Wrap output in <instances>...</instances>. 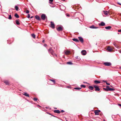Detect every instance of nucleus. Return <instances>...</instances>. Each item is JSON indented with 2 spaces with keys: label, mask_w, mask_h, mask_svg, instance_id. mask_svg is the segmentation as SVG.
<instances>
[{
  "label": "nucleus",
  "mask_w": 121,
  "mask_h": 121,
  "mask_svg": "<svg viewBox=\"0 0 121 121\" xmlns=\"http://www.w3.org/2000/svg\"><path fill=\"white\" fill-rule=\"evenodd\" d=\"M48 52L49 53H51L52 55L53 56H54V55H55V54L54 52V51L52 50V48H50L48 50Z\"/></svg>",
  "instance_id": "nucleus-1"
},
{
  "label": "nucleus",
  "mask_w": 121,
  "mask_h": 121,
  "mask_svg": "<svg viewBox=\"0 0 121 121\" xmlns=\"http://www.w3.org/2000/svg\"><path fill=\"white\" fill-rule=\"evenodd\" d=\"M41 18L43 20H44L46 19L47 18V17L44 14H42L41 16Z\"/></svg>",
  "instance_id": "nucleus-2"
},
{
  "label": "nucleus",
  "mask_w": 121,
  "mask_h": 121,
  "mask_svg": "<svg viewBox=\"0 0 121 121\" xmlns=\"http://www.w3.org/2000/svg\"><path fill=\"white\" fill-rule=\"evenodd\" d=\"M104 64L105 66H110L111 65V63L110 62H106L104 63Z\"/></svg>",
  "instance_id": "nucleus-3"
},
{
  "label": "nucleus",
  "mask_w": 121,
  "mask_h": 121,
  "mask_svg": "<svg viewBox=\"0 0 121 121\" xmlns=\"http://www.w3.org/2000/svg\"><path fill=\"white\" fill-rule=\"evenodd\" d=\"M100 111L99 110H95L94 112L95 115H99V113Z\"/></svg>",
  "instance_id": "nucleus-4"
},
{
  "label": "nucleus",
  "mask_w": 121,
  "mask_h": 121,
  "mask_svg": "<svg viewBox=\"0 0 121 121\" xmlns=\"http://www.w3.org/2000/svg\"><path fill=\"white\" fill-rule=\"evenodd\" d=\"M51 26V27L52 28H55V25L54 23L53 22L51 21L50 22Z\"/></svg>",
  "instance_id": "nucleus-5"
},
{
  "label": "nucleus",
  "mask_w": 121,
  "mask_h": 121,
  "mask_svg": "<svg viewBox=\"0 0 121 121\" xmlns=\"http://www.w3.org/2000/svg\"><path fill=\"white\" fill-rule=\"evenodd\" d=\"M94 86L95 89V91H99L100 89L98 86Z\"/></svg>",
  "instance_id": "nucleus-6"
},
{
  "label": "nucleus",
  "mask_w": 121,
  "mask_h": 121,
  "mask_svg": "<svg viewBox=\"0 0 121 121\" xmlns=\"http://www.w3.org/2000/svg\"><path fill=\"white\" fill-rule=\"evenodd\" d=\"M57 30L58 31H61L62 30V27L60 26H59L56 28Z\"/></svg>",
  "instance_id": "nucleus-7"
},
{
  "label": "nucleus",
  "mask_w": 121,
  "mask_h": 121,
  "mask_svg": "<svg viewBox=\"0 0 121 121\" xmlns=\"http://www.w3.org/2000/svg\"><path fill=\"white\" fill-rule=\"evenodd\" d=\"M103 12L106 15H109V11H104Z\"/></svg>",
  "instance_id": "nucleus-8"
},
{
  "label": "nucleus",
  "mask_w": 121,
  "mask_h": 121,
  "mask_svg": "<svg viewBox=\"0 0 121 121\" xmlns=\"http://www.w3.org/2000/svg\"><path fill=\"white\" fill-rule=\"evenodd\" d=\"M82 54L83 55H85L86 54V52L85 50H83L81 52Z\"/></svg>",
  "instance_id": "nucleus-9"
},
{
  "label": "nucleus",
  "mask_w": 121,
  "mask_h": 121,
  "mask_svg": "<svg viewBox=\"0 0 121 121\" xmlns=\"http://www.w3.org/2000/svg\"><path fill=\"white\" fill-rule=\"evenodd\" d=\"M78 38L80 41L82 43H83V40L82 37H79Z\"/></svg>",
  "instance_id": "nucleus-10"
},
{
  "label": "nucleus",
  "mask_w": 121,
  "mask_h": 121,
  "mask_svg": "<svg viewBox=\"0 0 121 121\" xmlns=\"http://www.w3.org/2000/svg\"><path fill=\"white\" fill-rule=\"evenodd\" d=\"M4 82L5 83L6 85H8L9 84V82L8 80H5L4 81Z\"/></svg>",
  "instance_id": "nucleus-11"
},
{
  "label": "nucleus",
  "mask_w": 121,
  "mask_h": 121,
  "mask_svg": "<svg viewBox=\"0 0 121 121\" xmlns=\"http://www.w3.org/2000/svg\"><path fill=\"white\" fill-rule=\"evenodd\" d=\"M99 25L100 26H104L105 25V24L103 22H102L101 23H99Z\"/></svg>",
  "instance_id": "nucleus-12"
},
{
  "label": "nucleus",
  "mask_w": 121,
  "mask_h": 121,
  "mask_svg": "<svg viewBox=\"0 0 121 121\" xmlns=\"http://www.w3.org/2000/svg\"><path fill=\"white\" fill-rule=\"evenodd\" d=\"M54 112L57 113H60V111L58 110H55Z\"/></svg>",
  "instance_id": "nucleus-13"
},
{
  "label": "nucleus",
  "mask_w": 121,
  "mask_h": 121,
  "mask_svg": "<svg viewBox=\"0 0 121 121\" xmlns=\"http://www.w3.org/2000/svg\"><path fill=\"white\" fill-rule=\"evenodd\" d=\"M109 87V86H106V88H104L103 89L106 91H108V87Z\"/></svg>",
  "instance_id": "nucleus-14"
},
{
  "label": "nucleus",
  "mask_w": 121,
  "mask_h": 121,
  "mask_svg": "<svg viewBox=\"0 0 121 121\" xmlns=\"http://www.w3.org/2000/svg\"><path fill=\"white\" fill-rule=\"evenodd\" d=\"M107 50L109 52H111L112 50V49L110 47H108L107 48Z\"/></svg>",
  "instance_id": "nucleus-15"
},
{
  "label": "nucleus",
  "mask_w": 121,
  "mask_h": 121,
  "mask_svg": "<svg viewBox=\"0 0 121 121\" xmlns=\"http://www.w3.org/2000/svg\"><path fill=\"white\" fill-rule=\"evenodd\" d=\"M35 17L37 20H40V18L39 17L38 15L35 16Z\"/></svg>",
  "instance_id": "nucleus-16"
},
{
  "label": "nucleus",
  "mask_w": 121,
  "mask_h": 121,
  "mask_svg": "<svg viewBox=\"0 0 121 121\" xmlns=\"http://www.w3.org/2000/svg\"><path fill=\"white\" fill-rule=\"evenodd\" d=\"M74 41L76 42H79L78 40L74 38L72 39Z\"/></svg>",
  "instance_id": "nucleus-17"
},
{
  "label": "nucleus",
  "mask_w": 121,
  "mask_h": 121,
  "mask_svg": "<svg viewBox=\"0 0 121 121\" xmlns=\"http://www.w3.org/2000/svg\"><path fill=\"white\" fill-rule=\"evenodd\" d=\"M111 28V26H106L105 27V28L106 29H109Z\"/></svg>",
  "instance_id": "nucleus-18"
},
{
  "label": "nucleus",
  "mask_w": 121,
  "mask_h": 121,
  "mask_svg": "<svg viewBox=\"0 0 121 121\" xmlns=\"http://www.w3.org/2000/svg\"><path fill=\"white\" fill-rule=\"evenodd\" d=\"M23 95L29 97V94H27L26 93L24 92V93Z\"/></svg>",
  "instance_id": "nucleus-19"
},
{
  "label": "nucleus",
  "mask_w": 121,
  "mask_h": 121,
  "mask_svg": "<svg viewBox=\"0 0 121 121\" xmlns=\"http://www.w3.org/2000/svg\"><path fill=\"white\" fill-rule=\"evenodd\" d=\"M94 82L95 83L97 84L100 83V81L98 80H95L94 81Z\"/></svg>",
  "instance_id": "nucleus-20"
},
{
  "label": "nucleus",
  "mask_w": 121,
  "mask_h": 121,
  "mask_svg": "<svg viewBox=\"0 0 121 121\" xmlns=\"http://www.w3.org/2000/svg\"><path fill=\"white\" fill-rule=\"evenodd\" d=\"M108 91H113L115 89L113 88H109L108 87Z\"/></svg>",
  "instance_id": "nucleus-21"
},
{
  "label": "nucleus",
  "mask_w": 121,
  "mask_h": 121,
  "mask_svg": "<svg viewBox=\"0 0 121 121\" xmlns=\"http://www.w3.org/2000/svg\"><path fill=\"white\" fill-rule=\"evenodd\" d=\"M89 88L91 90H92L93 89V87L91 86H89Z\"/></svg>",
  "instance_id": "nucleus-22"
},
{
  "label": "nucleus",
  "mask_w": 121,
  "mask_h": 121,
  "mask_svg": "<svg viewBox=\"0 0 121 121\" xmlns=\"http://www.w3.org/2000/svg\"><path fill=\"white\" fill-rule=\"evenodd\" d=\"M14 16L17 18H18L19 17L17 13L15 14Z\"/></svg>",
  "instance_id": "nucleus-23"
},
{
  "label": "nucleus",
  "mask_w": 121,
  "mask_h": 121,
  "mask_svg": "<svg viewBox=\"0 0 121 121\" xmlns=\"http://www.w3.org/2000/svg\"><path fill=\"white\" fill-rule=\"evenodd\" d=\"M103 82H106V84L108 85H110V84L109 83H107V82L106 81L103 80Z\"/></svg>",
  "instance_id": "nucleus-24"
},
{
  "label": "nucleus",
  "mask_w": 121,
  "mask_h": 121,
  "mask_svg": "<svg viewBox=\"0 0 121 121\" xmlns=\"http://www.w3.org/2000/svg\"><path fill=\"white\" fill-rule=\"evenodd\" d=\"M15 9H16V10L17 11L18 10V7L17 6H15Z\"/></svg>",
  "instance_id": "nucleus-25"
},
{
  "label": "nucleus",
  "mask_w": 121,
  "mask_h": 121,
  "mask_svg": "<svg viewBox=\"0 0 121 121\" xmlns=\"http://www.w3.org/2000/svg\"><path fill=\"white\" fill-rule=\"evenodd\" d=\"M16 23L17 25H19L20 24V23H19L18 21V20H16Z\"/></svg>",
  "instance_id": "nucleus-26"
},
{
  "label": "nucleus",
  "mask_w": 121,
  "mask_h": 121,
  "mask_svg": "<svg viewBox=\"0 0 121 121\" xmlns=\"http://www.w3.org/2000/svg\"><path fill=\"white\" fill-rule=\"evenodd\" d=\"M70 52L69 51H66L65 52V53L66 55H68L70 53Z\"/></svg>",
  "instance_id": "nucleus-27"
},
{
  "label": "nucleus",
  "mask_w": 121,
  "mask_h": 121,
  "mask_svg": "<svg viewBox=\"0 0 121 121\" xmlns=\"http://www.w3.org/2000/svg\"><path fill=\"white\" fill-rule=\"evenodd\" d=\"M113 44L115 46V47L116 48H118V46L117 45V44L115 43H113Z\"/></svg>",
  "instance_id": "nucleus-28"
},
{
  "label": "nucleus",
  "mask_w": 121,
  "mask_h": 121,
  "mask_svg": "<svg viewBox=\"0 0 121 121\" xmlns=\"http://www.w3.org/2000/svg\"><path fill=\"white\" fill-rule=\"evenodd\" d=\"M67 64L69 65H72L73 63L71 62H67Z\"/></svg>",
  "instance_id": "nucleus-29"
},
{
  "label": "nucleus",
  "mask_w": 121,
  "mask_h": 121,
  "mask_svg": "<svg viewBox=\"0 0 121 121\" xmlns=\"http://www.w3.org/2000/svg\"><path fill=\"white\" fill-rule=\"evenodd\" d=\"M31 36H32V37L33 38H34V39H35V35L34 34H32L31 35Z\"/></svg>",
  "instance_id": "nucleus-30"
},
{
  "label": "nucleus",
  "mask_w": 121,
  "mask_h": 121,
  "mask_svg": "<svg viewBox=\"0 0 121 121\" xmlns=\"http://www.w3.org/2000/svg\"><path fill=\"white\" fill-rule=\"evenodd\" d=\"M50 81L52 82L54 84H55V80L52 79H50Z\"/></svg>",
  "instance_id": "nucleus-31"
},
{
  "label": "nucleus",
  "mask_w": 121,
  "mask_h": 121,
  "mask_svg": "<svg viewBox=\"0 0 121 121\" xmlns=\"http://www.w3.org/2000/svg\"><path fill=\"white\" fill-rule=\"evenodd\" d=\"M8 18L10 20L11 19L12 17L11 15H9Z\"/></svg>",
  "instance_id": "nucleus-32"
},
{
  "label": "nucleus",
  "mask_w": 121,
  "mask_h": 121,
  "mask_svg": "<svg viewBox=\"0 0 121 121\" xmlns=\"http://www.w3.org/2000/svg\"><path fill=\"white\" fill-rule=\"evenodd\" d=\"M95 26H94L92 25V26H91L90 27V28H91L94 29V28H95Z\"/></svg>",
  "instance_id": "nucleus-33"
},
{
  "label": "nucleus",
  "mask_w": 121,
  "mask_h": 121,
  "mask_svg": "<svg viewBox=\"0 0 121 121\" xmlns=\"http://www.w3.org/2000/svg\"><path fill=\"white\" fill-rule=\"evenodd\" d=\"M81 86L82 87L85 88L86 87V86L84 85H81Z\"/></svg>",
  "instance_id": "nucleus-34"
},
{
  "label": "nucleus",
  "mask_w": 121,
  "mask_h": 121,
  "mask_svg": "<svg viewBox=\"0 0 121 121\" xmlns=\"http://www.w3.org/2000/svg\"><path fill=\"white\" fill-rule=\"evenodd\" d=\"M74 89H75L77 90H80L81 89V88H79V87H75L74 88Z\"/></svg>",
  "instance_id": "nucleus-35"
},
{
  "label": "nucleus",
  "mask_w": 121,
  "mask_h": 121,
  "mask_svg": "<svg viewBox=\"0 0 121 121\" xmlns=\"http://www.w3.org/2000/svg\"><path fill=\"white\" fill-rule=\"evenodd\" d=\"M34 99L35 101H36L37 100V99L36 98H34Z\"/></svg>",
  "instance_id": "nucleus-36"
},
{
  "label": "nucleus",
  "mask_w": 121,
  "mask_h": 121,
  "mask_svg": "<svg viewBox=\"0 0 121 121\" xmlns=\"http://www.w3.org/2000/svg\"><path fill=\"white\" fill-rule=\"evenodd\" d=\"M26 13H29V11L28 10H27L26 11Z\"/></svg>",
  "instance_id": "nucleus-37"
},
{
  "label": "nucleus",
  "mask_w": 121,
  "mask_h": 121,
  "mask_svg": "<svg viewBox=\"0 0 121 121\" xmlns=\"http://www.w3.org/2000/svg\"><path fill=\"white\" fill-rule=\"evenodd\" d=\"M30 17V16L29 14H28V15L27 16V17L28 18H29Z\"/></svg>",
  "instance_id": "nucleus-38"
},
{
  "label": "nucleus",
  "mask_w": 121,
  "mask_h": 121,
  "mask_svg": "<svg viewBox=\"0 0 121 121\" xmlns=\"http://www.w3.org/2000/svg\"><path fill=\"white\" fill-rule=\"evenodd\" d=\"M118 31L119 32H121V29L120 30H118Z\"/></svg>",
  "instance_id": "nucleus-39"
},
{
  "label": "nucleus",
  "mask_w": 121,
  "mask_h": 121,
  "mask_svg": "<svg viewBox=\"0 0 121 121\" xmlns=\"http://www.w3.org/2000/svg\"><path fill=\"white\" fill-rule=\"evenodd\" d=\"M61 112H64V111L63 110H62L61 111Z\"/></svg>",
  "instance_id": "nucleus-40"
},
{
  "label": "nucleus",
  "mask_w": 121,
  "mask_h": 121,
  "mask_svg": "<svg viewBox=\"0 0 121 121\" xmlns=\"http://www.w3.org/2000/svg\"><path fill=\"white\" fill-rule=\"evenodd\" d=\"M49 0V1H50L51 2H52L53 1V0Z\"/></svg>",
  "instance_id": "nucleus-41"
},
{
  "label": "nucleus",
  "mask_w": 121,
  "mask_h": 121,
  "mask_svg": "<svg viewBox=\"0 0 121 121\" xmlns=\"http://www.w3.org/2000/svg\"><path fill=\"white\" fill-rule=\"evenodd\" d=\"M117 4H120V5H121V4H120V3H117Z\"/></svg>",
  "instance_id": "nucleus-42"
},
{
  "label": "nucleus",
  "mask_w": 121,
  "mask_h": 121,
  "mask_svg": "<svg viewBox=\"0 0 121 121\" xmlns=\"http://www.w3.org/2000/svg\"><path fill=\"white\" fill-rule=\"evenodd\" d=\"M78 56H77L76 57H75V58L76 59H77L78 58Z\"/></svg>",
  "instance_id": "nucleus-43"
},
{
  "label": "nucleus",
  "mask_w": 121,
  "mask_h": 121,
  "mask_svg": "<svg viewBox=\"0 0 121 121\" xmlns=\"http://www.w3.org/2000/svg\"><path fill=\"white\" fill-rule=\"evenodd\" d=\"M98 28V27H95V28Z\"/></svg>",
  "instance_id": "nucleus-44"
},
{
  "label": "nucleus",
  "mask_w": 121,
  "mask_h": 121,
  "mask_svg": "<svg viewBox=\"0 0 121 121\" xmlns=\"http://www.w3.org/2000/svg\"><path fill=\"white\" fill-rule=\"evenodd\" d=\"M67 16H68V17H69V14H68V15H67Z\"/></svg>",
  "instance_id": "nucleus-45"
},
{
  "label": "nucleus",
  "mask_w": 121,
  "mask_h": 121,
  "mask_svg": "<svg viewBox=\"0 0 121 121\" xmlns=\"http://www.w3.org/2000/svg\"><path fill=\"white\" fill-rule=\"evenodd\" d=\"M33 17L32 16V17H30V18H32Z\"/></svg>",
  "instance_id": "nucleus-46"
},
{
  "label": "nucleus",
  "mask_w": 121,
  "mask_h": 121,
  "mask_svg": "<svg viewBox=\"0 0 121 121\" xmlns=\"http://www.w3.org/2000/svg\"><path fill=\"white\" fill-rule=\"evenodd\" d=\"M55 109H57V108H55Z\"/></svg>",
  "instance_id": "nucleus-47"
},
{
  "label": "nucleus",
  "mask_w": 121,
  "mask_h": 121,
  "mask_svg": "<svg viewBox=\"0 0 121 121\" xmlns=\"http://www.w3.org/2000/svg\"><path fill=\"white\" fill-rule=\"evenodd\" d=\"M120 68L121 69V67H120Z\"/></svg>",
  "instance_id": "nucleus-48"
},
{
  "label": "nucleus",
  "mask_w": 121,
  "mask_h": 121,
  "mask_svg": "<svg viewBox=\"0 0 121 121\" xmlns=\"http://www.w3.org/2000/svg\"><path fill=\"white\" fill-rule=\"evenodd\" d=\"M120 52L121 53V51Z\"/></svg>",
  "instance_id": "nucleus-49"
},
{
  "label": "nucleus",
  "mask_w": 121,
  "mask_h": 121,
  "mask_svg": "<svg viewBox=\"0 0 121 121\" xmlns=\"http://www.w3.org/2000/svg\"><path fill=\"white\" fill-rule=\"evenodd\" d=\"M38 106H39L40 107V106H39V105H38Z\"/></svg>",
  "instance_id": "nucleus-50"
},
{
  "label": "nucleus",
  "mask_w": 121,
  "mask_h": 121,
  "mask_svg": "<svg viewBox=\"0 0 121 121\" xmlns=\"http://www.w3.org/2000/svg\"><path fill=\"white\" fill-rule=\"evenodd\" d=\"M65 0H64V1H65Z\"/></svg>",
  "instance_id": "nucleus-51"
}]
</instances>
